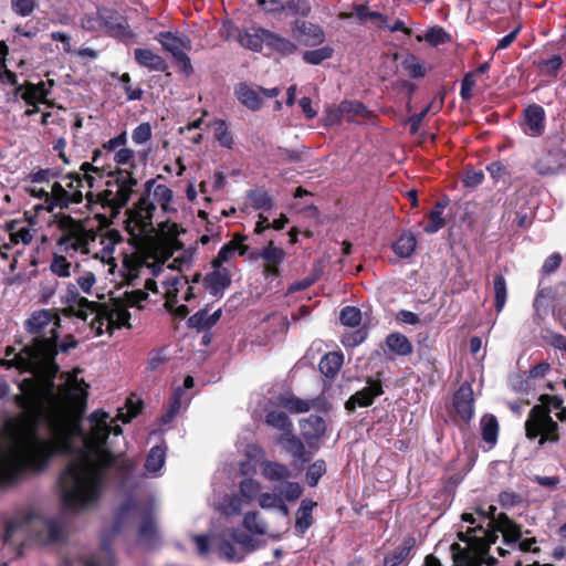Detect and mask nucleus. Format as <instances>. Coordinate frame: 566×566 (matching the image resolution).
I'll list each match as a JSON object with an SVG mask.
<instances>
[{
  "mask_svg": "<svg viewBox=\"0 0 566 566\" xmlns=\"http://www.w3.org/2000/svg\"><path fill=\"white\" fill-rule=\"evenodd\" d=\"M24 327L32 335V339L13 359L3 360L0 364L6 369L15 368L20 373L33 375L18 384L21 394L13 397V402L23 411V421L30 423L27 437L20 442L30 446L34 441L33 437H39L36 433L39 418L54 398V379L60 370L55 358L61 319L53 310L42 308L31 314Z\"/></svg>",
  "mask_w": 566,
  "mask_h": 566,
  "instance_id": "obj_1",
  "label": "nucleus"
},
{
  "mask_svg": "<svg viewBox=\"0 0 566 566\" xmlns=\"http://www.w3.org/2000/svg\"><path fill=\"white\" fill-rule=\"evenodd\" d=\"M111 429L92 426L84 438V447L59 476L63 506L67 511H80L98 502L105 483V470L116 464V455L107 448Z\"/></svg>",
  "mask_w": 566,
  "mask_h": 566,
  "instance_id": "obj_2",
  "label": "nucleus"
},
{
  "mask_svg": "<svg viewBox=\"0 0 566 566\" xmlns=\"http://www.w3.org/2000/svg\"><path fill=\"white\" fill-rule=\"evenodd\" d=\"M72 437L73 432L65 429L54 440L34 436V441L30 446L20 442L21 460L10 457L0 458V486L17 482L27 469L43 471L53 455L72 454L74 452Z\"/></svg>",
  "mask_w": 566,
  "mask_h": 566,
  "instance_id": "obj_3",
  "label": "nucleus"
},
{
  "mask_svg": "<svg viewBox=\"0 0 566 566\" xmlns=\"http://www.w3.org/2000/svg\"><path fill=\"white\" fill-rule=\"evenodd\" d=\"M81 174H96L101 178L104 176L109 177L106 181V189L94 195L88 191L85 195L87 202L99 203L103 208H109L112 217L115 218L119 211L127 206L137 186V178L134 177L133 171L115 167L112 169L109 163L95 165L93 161H84L80 166Z\"/></svg>",
  "mask_w": 566,
  "mask_h": 566,
  "instance_id": "obj_4",
  "label": "nucleus"
},
{
  "mask_svg": "<svg viewBox=\"0 0 566 566\" xmlns=\"http://www.w3.org/2000/svg\"><path fill=\"white\" fill-rule=\"evenodd\" d=\"M538 401L539 403L530 410L524 428L526 438L528 440L538 438V446L543 447L546 442L559 441V426L551 413L553 409H562L564 400L560 396L542 394Z\"/></svg>",
  "mask_w": 566,
  "mask_h": 566,
  "instance_id": "obj_5",
  "label": "nucleus"
},
{
  "mask_svg": "<svg viewBox=\"0 0 566 566\" xmlns=\"http://www.w3.org/2000/svg\"><path fill=\"white\" fill-rule=\"evenodd\" d=\"M164 178L163 175H158L156 178L147 180L138 200L125 212V230L135 239L154 231L153 217L157 207L150 197L156 187V180Z\"/></svg>",
  "mask_w": 566,
  "mask_h": 566,
  "instance_id": "obj_6",
  "label": "nucleus"
},
{
  "mask_svg": "<svg viewBox=\"0 0 566 566\" xmlns=\"http://www.w3.org/2000/svg\"><path fill=\"white\" fill-rule=\"evenodd\" d=\"M155 40L166 52L171 54L175 65L182 74L189 76L193 73L190 57L187 54L192 49L191 39L188 35L161 31L155 36Z\"/></svg>",
  "mask_w": 566,
  "mask_h": 566,
  "instance_id": "obj_7",
  "label": "nucleus"
},
{
  "mask_svg": "<svg viewBox=\"0 0 566 566\" xmlns=\"http://www.w3.org/2000/svg\"><path fill=\"white\" fill-rule=\"evenodd\" d=\"M97 19L102 23V31L114 39L124 43L134 40L135 33L132 31L127 18L120 12L108 7L97 8Z\"/></svg>",
  "mask_w": 566,
  "mask_h": 566,
  "instance_id": "obj_8",
  "label": "nucleus"
},
{
  "mask_svg": "<svg viewBox=\"0 0 566 566\" xmlns=\"http://www.w3.org/2000/svg\"><path fill=\"white\" fill-rule=\"evenodd\" d=\"M34 522H40L46 530L48 539L50 542L60 541L63 536V528L59 522L41 516L35 512H28L23 516L17 520H11L7 523L4 530V542H8L9 538L17 532L19 528H28Z\"/></svg>",
  "mask_w": 566,
  "mask_h": 566,
  "instance_id": "obj_9",
  "label": "nucleus"
},
{
  "mask_svg": "<svg viewBox=\"0 0 566 566\" xmlns=\"http://www.w3.org/2000/svg\"><path fill=\"white\" fill-rule=\"evenodd\" d=\"M452 420L457 424H469L474 417V395L472 385L464 381L452 397Z\"/></svg>",
  "mask_w": 566,
  "mask_h": 566,
  "instance_id": "obj_10",
  "label": "nucleus"
},
{
  "mask_svg": "<svg viewBox=\"0 0 566 566\" xmlns=\"http://www.w3.org/2000/svg\"><path fill=\"white\" fill-rule=\"evenodd\" d=\"M366 382V387L353 394L345 401L344 406L348 412H354L357 407H370L374 403L375 399L385 392L382 381L380 378L374 379L371 377H368Z\"/></svg>",
  "mask_w": 566,
  "mask_h": 566,
  "instance_id": "obj_11",
  "label": "nucleus"
},
{
  "mask_svg": "<svg viewBox=\"0 0 566 566\" xmlns=\"http://www.w3.org/2000/svg\"><path fill=\"white\" fill-rule=\"evenodd\" d=\"M566 168V150L562 147H552L534 163V169L541 176L557 175Z\"/></svg>",
  "mask_w": 566,
  "mask_h": 566,
  "instance_id": "obj_12",
  "label": "nucleus"
},
{
  "mask_svg": "<svg viewBox=\"0 0 566 566\" xmlns=\"http://www.w3.org/2000/svg\"><path fill=\"white\" fill-rule=\"evenodd\" d=\"M256 3L265 12L273 14L285 12L306 18L311 13V6L306 0H256Z\"/></svg>",
  "mask_w": 566,
  "mask_h": 566,
  "instance_id": "obj_13",
  "label": "nucleus"
},
{
  "mask_svg": "<svg viewBox=\"0 0 566 566\" xmlns=\"http://www.w3.org/2000/svg\"><path fill=\"white\" fill-rule=\"evenodd\" d=\"M101 311L102 317H106V321L108 323L107 325V332L111 334L114 329H120L123 327H130L129 319H130V313L127 310V305L124 303L120 298L113 300V305L109 306L107 304L105 305H98Z\"/></svg>",
  "mask_w": 566,
  "mask_h": 566,
  "instance_id": "obj_14",
  "label": "nucleus"
},
{
  "mask_svg": "<svg viewBox=\"0 0 566 566\" xmlns=\"http://www.w3.org/2000/svg\"><path fill=\"white\" fill-rule=\"evenodd\" d=\"M453 565L452 566H496L499 560L489 553L485 555L480 553H471L469 548H462L459 543L450 546Z\"/></svg>",
  "mask_w": 566,
  "mask_h": 566,
  "instance_id": "obj_15",
  "label": "nucleus"
},
{
  "mask_svg": "<svg viewBox=\"0 0 566 566\" xmlns=\"http://www.w3.org/2000/svg\"><path fill=\"white\" fill-rule=\"evenodd\" d=\"M84 197L82 190H66L65 187L55 181L50 191V211L54 208L67 209L72 203H81Z\"/></svg>",
  "mask_w": 566,
  "mask_h": 566,
  "instance_id": "obj_16",
  "label": "nucleus"
},
{
  "mask_svg": "<svg viewBox=\"0 0 566 566\" xmlns=\"http://www.w3.org/2000/svg\"><path fill=\"white\" fill-rule=\"evenodd\" d=\"M524 133L532 137L543 135L545 130V111L538 104H531L523 111Z\"/></svg>",
  "mask_w": 566,
  "mask_h": 566,
  "instance_id": "obj_17",
  "label": "nucleus"
},
{
  "mask_svg": "<svg viewBox=\"0 0 566 566\" xmlns=\"http://www.w3.org/2000/svg\"><path fill=\"white\" fill-rule=\"evenodd\" d=\"M59 227L62 230V235L59 238L56 244L61 251L69 253L71 251L72 241L81 234L85 227L81 220H75L71 216L63 217Z\"/></svg>",
  "mask_w": 566,
  "mask_h": 566,
  "instance_id": "obj_18",
  "label": "nucleus"
},
{
  "mask_svg": "<svg viewBox=\"0 0 566 566\" xmlns=\"http://www.w3.org/2000/svg\"><path fill=\"white\" fill-rule=\"evenodd\" d=\"M231 273L229 270L209 272L203 279V285L209 293L216 297H222L226 289L231 285Z\"/></svg>",
  "mask_w": 566,
  "mask_h": 566,
  "instance_id": "obj_19",
  "label": "nucleus"
},
{
  "mask_svg": "<svg viewBox=\"0 0 566 566\" xmlns=\"http://www.w3.org/2000/svg\"><path fill=\"white\" fill-rule=\"evenodd\" d=\"M134 60L139 66L148 69L149 71L166 72L168 70L166 60L150 49H135Z\"/></svg>",
  "mask_w": 566,
  "mask_h": 566,
  "instance_id": "obj_20",
  "label": "nucleus"
},
{
  "mask_svg": "<svg viewBox=\"0 0 566 566\" xmlns=\"http://www.w3.org/2000/svg\"><path fill=\"white\" fill-rule=\"evenodd\" d=\"M300 428L303 438L307 443L316 441L322 438L326 432V422L323 417L311 415L306 419L300 421Z\"/></svg>",
  "mask_w": 566,
  "mask_h": 566,
  "instance_id": "obj_21",
  "label": "nucleus"
},
{
  "mask_svg": "<svg viewBox=\"0 0 566 566\" xmlns=\"http://www.w3.org/2000/svg\"><path fill=\"white\" fill-rule=\"evenodd\" d=\"M25 92L22 94V99L27 105L33 104H46L53 106V103L49 101L50 90L46 87V83L41 81L39 83L24 82Z\"/></svg>",
  "mask_w": 566,
  "mask_h": 566,
  "instance_id": "obj_22",
  "label": "nucleus"
},
{
  "mask_svg": "<svg viewBox=\"0 0 566 566\" xmlns=\"http://www.w3.org/2000/svg\"><path fill=\"white\" fill-rule=\"evenodd\" d=\"M234 95L242 105L253 112L262 108L263 102L259 88L254 90L247 83H240L234 88Z\"/></svg>",
  "mask_w": 566,
  "mask_h": 566,
  "instance_id": "obj_23",
  "label": "nucleus"
},
{
  "mask_svg": "<svg viewBox=\"0 0 566 566\" xmlns=\"http://www.w3.org/2000/svg\"><path fill=\"white\" fill-rule=\"evenodd\" d=\"M415 545V537L407 536L398 548L385 555L384 566H400L406 563L410 558Z\"/></svg>",
  "mask_w": 566,
  "mask_h": 566,
  "instance_id": "obj_24",
  "label": "nucleus"
},
{
  "mask_svg": "<svg viewBox=\"0 0 566 566\" xmlns=\"http://www.w3.org/2000/svg\"><path fill=\"white\" fill-rule=\"evenodd\" d=\"M265 34V45L281 54L282 56H287L294 54L297 51V45L292 42L290 39L284 38L275 32L268 30L264 32Z\"/></svg>",
  "mask_w": 566,
  "mask_h": 566,
  "instance_id": "obj_25",
  "label": "nucleus"
},
{
  "mask_svg": "<svg viewBox=\"0 0 566 566\" xmlns=\"http://www.w3.org/2000/svg\"><path fill=\"white\" fill-rule=\"evenodd\" d=\"M277 403L291 413H304L311 410L314 400L302 399L292 392H284L279 395Z\"/></svg>",
  "mask_w": 566,
  "mask_h": 566,
  "instance_id": "obj_26",
  "label": "nucleus"
},
{
  "mask_svg": "<svg viewBox=\"0 0 566 566\" xmlns=\"http://www.w3.org/2000/svg\"><path fill=\"white\" fill-rule=\"evenodd\" d=\"M261 472L266 480L272 482L287 481L292 475L287 465L270 460L261 461Z\"/></svg>",
  "mask_w": 566,
  "mask_h": 566,
  "instance_id": "obj_27",
  "label": "nucleus"
},
{
  "mask_svg": "<svg viewBox=\"0 0 566 566\" xmlns=\"http://www.w3.org/2000/svg\"><path fill=\"white\" fill-rule=\"evenodd\" d=\"M385 343L389 352L398 356H409L413 352L412 343L399 332L388 334Z\"/></svg>",
  "mask_w": 566,
  "mask_h": 566,
  "instance_id": "obj_28",
  "label": "nucleus"
},
{
  "mask_svg": "<svg viewBox=\"0 0 566 566\" xmlns=\"http://www.w3.org/2000/svg\"><path fill=\"white\" fill-rule=\"evenodd\" d=\"M448 205L449 199L447 197L434 203L432 210L428 213V223L423 229L426 233H437L446 226V220L443 219L442 214Z\"/></svg>",
  "mask_w": 566,
  "mask_h": 566,
  "instance_id": "obj_29",
  "label": "nucleus"
},
{
  "mask_svg": "<svg viewBox=\"0 0 566 566\" xmlns=\"http://www.w3.org/2000/svg\"><path fill=\"white\" fill-rule=\"evenodd\" d=\"M343 113L348 123L355 122L356 118L370 119L375 114L360 101L344 99L342 101Z\"/></svg>",
  "mask_w": 566,
  "mask_h": 566,
  "instance_id": "obj_30",
  "label": "nucleus"
},
{
  "mask_svg": "<svg viewBox=\"0 0 566 566\" xmlns=\"http://www.w3.org/2000/svg\"><path fill=\"white\" fill-rule=\"evenodd\" d=\"M344 363L340 352H328L319 360V371L327 378H335Z\"/></svg>",
  "mask_w": 566,
  "mask_h": 566,
  "instance_id": "obj_31",
  "label": "nucleus"
},
{
  "mask_svg": "<svg viewBox=\"0 0 566 566\" xmlns=\"http://www.w3.org/2000/svg\"><path fill=\"white\" fill-rule=\"evenodd\" d=\"M292 30L295 35L307 36L310 40H312L313 44H319L325 39L323 29L318 24L308 21L295 20Z\"/></svg>",
  "mask_w": 566,
  "mask_h": 566,
  "instance_id": "obj_32",
  "label": "nucleus"
},
{
  "mask_svg": "<svg viewBox=\"0 0 566 566\" xmlns=\"http://www.w3.org/2000/svg\"><path fill=\"white\" fill-rule=\"evenodd\" d=\"M499 532L500 531L494 526H489V523L485 527L482 525V530L478 533V538L474 539L473 552L483 555L489 553L491 546L495 544L499 538Z\"/></svg>",
  "mask_w": 566,
  "mask_h": 566,
  "instance_id": "obj_33",
  "label": "nucleus"
},
{
  "mask_svg": "<svg viewBox=\"0 0 566 566\" xmlns=\"http://www.w3.org/2000/svg\"><path fill=\"white\" fill-rule=\"evenodd\" d=\"M139 541L148 547H153L157 544L159 534L155 518L147 514L143 517L138 528Z\"/></svg>",
  "mask_w": 566,
  "mask_h": 566,
  "instance_id": "obj_34",
  "label": "nucleus"
},
{
  "mask_svg": "<svg viewBox=\"0 0 566 566\" xmlns=\"http://www.w3.org/2000/svg\"><path fill=\"white\" fill-rule=\"evenodd\" d=\"M264 32H268V29L261 27L253 28V32L245 31L240 34L239 42L242 46L249 50L261 52L263 44H265Z\"/></svg>",
  "mask_w": 566,
  "mask_h": 566,
  "instance_id": "obj_35",
  "label": "nucleus"
},
{
  "mask_svg": "<svg viewBox=\"0 0 566 566\" xmlns=\"http://www.w3.org/2000/svg\"><path fill=\"white\" fill-rule=\"evenodd\" d=\"M499 421L494 415H484L481 419V436L482 440L486 442L490 448H493L497 442L499 437Z\"/></svg>",
  "mask_w": 566,
  "mask_h": 566,
  "instance_id": "obj_36",
  "label": "nucleus"
},
{
  "mask_svg": "<svg viewBox=\"0 0 566 566\" xmlns=\"http://www.w3.org/2000/svg\"><path fill=\"white\" fill-rule=\"evenodd\" d=\"M314 505V502L303 500L296 512L295 531L301 535H303L314 522L312 516Z\"/></svg>",
  "mask_w": 566,
  "mask_h": 566,
  "instance_id": "obj_37",
  "label": "nucleus"
},
{
  "mask_svg": "<svg viewBox=\"0 0 566 566\" xmlns=\"http://www.w3.org/2000/svg\"><path fill=\"white\" fill-rule=\"evenodd\" d=\"M417 245L416 237L412 232H402L392 243L394 252L400 258H409L413 254Z\"/></svg>",
  "mask_w": 566,
  "mask_h": 566,
  "instance_id": "obj_38",
  "label": "nucleus"
},
{
  "mask_svg": "<svg viewBox=\"0 0 566 566\" xmlns=\"http://www.w3.org/2000/svg\"><path fill=\"white\" fill-rule=\"evenodd\" d=\"M214 132V138L219 143V145L227 149H233L234 138L233 134L230 132L228 124L224 119L214 118L211 123Z\"/></svg>",
  "mask_w": 566,
  "mask_h": 566,
  "instance_id": "obj_39",
  "label": "nucleus"
},
{
  "mask_svg": "<svg viewBox=\"0 0 566 566\" xmlns=\"http://www.w3.org/2000/svg\"><path fill=\"white\" fill-rule=\"evenodd\" d=\"M401 67L411 78H422L427 75L429 70L426 64L422 63L420 59L412 53H408L406 55L401 62Z\"/></svg>",
  "mask_w": 566,
  "mask_h": 566,
  "instance_id": "obj_40",
  "label": "nucleus"
},
{
  "mask_svg": "<svg viewBox=\"0 0 566 566\" xmlns=\"http://www.w3.org/2000/svg\"><path fill=\"white\" fill-rule=\"evenodd\" d=\"M416 39L418 42L426 41L431 46H438L450 42L451 35L442 27L434 25L429 28L423 35H417Z\"/></svg>",
  "mask_w": 566,
  "mask_h": 566,
  "instance_id": "obj_41",
  "label": "nucleus"
},
{
  "mask_svg": "<svg viewBox=\"0 0 566 566\" xmlns=\"http://www.w3.org/2000/svg\"><path fill=\"white\" fill-rule=\"evenodd\" d=\"M265 423L274 429L282 431H293V423L289 416L282 410H270L265 415Z\"/></svg>",
  "mask_w": 566,
  "mask_h": 566,
  "instance_id": "obj_42",
  "label": "nucleus"
},
{
  "mask_svg": "<svg viewBox=\"0 0 566 566\" xmlns=\"http://www.w3.org/2000/svg\"><path fill=\"white\" fill-rule=\"evenodd\" d=\"M493 292H494V307L500 313L507 300V285L506 280L501 273H496L493 276Z\"/></svg>",
  "mask_w": 566,
  "mask_h": 566,
  "instance_id": "obj_43",
  "label": "nucleus"
},
{
  "mask_svg": "<svg viewBox=\"0 0 566 566\" xmlns=\"http://www.w3.org/2000/svg\"><path fill=\"white\" fill-rule=\"evenodd\" d=\"M166 460V447L155 446L153 447L146 458L145 468L148 472H157L165 464Z\"/></svg>",
  "mask_w": 566,
  "mask_h": 566,
  "instance_id": "obj_44",
  "label": "nucleus"
},
{
  "mask_svg": "<svg viewBox=\"0 0 566 566\" xmlns=\"http://www.w3.org/2000/svg\"><path fill=\"white\" fill-rule=\"evenodd\" d=\"M151 196L154 197L153 201L155 203L157 202L165 213L176 211L174 208L170 207L172 199H174V193H172V190L170 188H168L167 186L157 185L154 188Z\"/></svg>",
  "mask_w": 566,
  "mask_h": 566,
  "instance_id": "obj_45",
  "label": "nucleus"
},
{
  "mask_svg": "<svg viewBox=\"0 0 566 566\" xmlns=\"http://www.w3.org/2000/svg\"><path fill=\"white\" fill-rule=\"evenodd\" d=\"M247 197L250 200V205L254 210H271L274 207L273 199L268 195L265 190H250Z\"/></svg>",
  "mask_w": 566,
  "mask_h": 566,
  "instance_id": "obj_46",
  "label": "nucleus"
},
{
  "mask_svg": "<svg viewBox=\"0 0 566 566\" xmlns=\"http://www.w3.org/2000/svg\"><path fill=\"white\" fill-rule=\"evenodd\" d=\"M97 235L98 233L96 230L84 228L81 234L72 241L71 251L87 253L90 243L94 242Z\"/></svg>",
  "mask_w": 566,
  "mask_h": 566,
  "instance_id": "obj_47",
  "label": "nucleus"
},
{
  "mask_svg": "<svg viewBox=\"0 0 566 566\" xmlns=\"http://www.w3.org/2000/svg\"><path fill=\"white\" fill-rule=\"evenodd\" d=\"M334 49L326 45L315 50H308L303 53V61L311 65H319L325 60L333 56Z\"/></svg>",
  "mask_w": 566,
  "mask_h": 566,
  "instance_id": "obj_48",
  "label": "nucleus"
},
{
  "mask_svg": "<svg viewBox=\"0 0 566 566\" xmlns=\"http://www.w3.org/2000/svg\"><path fill=\"white\" fill-rule=\"evenodd\" d=\"M293 431H287L284 433H281L277 442L293 457H295L296 453H302L304 450V443L301 441L300 438L294 436L292 433Z\"/></svg>",
  "mask_w": 566,
  "mask_h": 566,
  "instance_id": "obj_49",
  "label": "nucleus"
},
{
  "mask_svg": "<svg viewBox=\"0 0 566 566\" xmlns=\"http://www.w3.org/2000/svg\"><path fill=\"white\" fill-rule=\"evenodd\" d=\"M260 256L264 263L281 264L285 258V252L282 248L274 247L273 241H270L260 252Z\"/></svg>",
  "mask_w": 566,
  "mask_h": 566,
  "instance_id": "obj_50",
  "label": "nucleus"
},
{
  "mask_svg": "<svg viewBox=\"0 0 566 566\" xmlns=\"http://www.w3.org/2000/svg\"><path fill=\"white\" fill-rule=\"evenodd\" d=\"M344 117L342 102L338 105L327 106L323 115L325 127H333L342 124Z\"/></svg>",
  "mask_w": 566,
  "mask_h": 566,
  "instance_id": "obj_51",
  "label": "nucleus"
},
{
  "mask_svg": "<svg viewBox=\"0 0 566 566\" xmlns=\"http://www.w3.org/2000/svg\"><path fill=\"white\" fill-rule=\"evenodd\" d=\"M184 392L185 391L182 387H178L177 389L174 390L169 400V408L161 418L164 423H167L170 420H172L179 412L181 408V397L184 396Z\"/></svg>",
  "mask_w": 566,
  "mask_h": 566,
  "instance_id": "obj_52",
  "label": "nucleus"
},
{
  "mask_svg": "<svg viewBox=\"0 0 566 566\" xmlns=\"http://www.w3.org/2000/svg\"><path fill=\"white\" fill-rule=\"evenodd\" d=\"M326 473V463L323 459L316 460L306 471V482L310 486H316L321 478Z\"/></svg>",
  "mask_w": 566,
  "mask_h": 566,
  "instance_id": "obj_53",
  "label": "nucleus"
},
{
  "mask_svg": "<svg viewBox=\"0 0 566 566\" xmlns=\"http://www.w3.org/2000/svg\"><path fill=\"white\" fill-rule=\"evenodd\" d=\"M243 526L252 534L264 535L266 533L265 524L259 520L258 512H248L243 518Z\"/></svg>",
  "mask_w": 566,
  "mask_h": 566,
  "instance_id": "obj_54",
  "label": "nucleus"
},
{
  "mask_svg": "<svg viewBox=\"0 0 566 566\" xmlns=\"http://www.w3.org/2000/svg\"><path fill=\"white\" fill-rule=\"evenodd\" d=\"M339 321L343 325L356 327L361 322V312L355 306H345L339 314Z\"/></svg>",
  "mask_w": 566,
  "mask_h": 566,
  "instance_id": "obj_55",
  "label": "nucleus"
},
{
  "mask_svg": "<svg viewBox=\"0 0 566 566\" xmlns=\"http://www.w3.org/2000/svg\"><path fill=\"white\" fill-rule=\"evenodd\" d=\"M563 64L562 56L555 54L551 59L541 60L537 65L545 75L556 77Z\"/></svg>",
  "mask_w": 566,
  "mask_h": 566,
  "instance_id": "obj_56",
  "label": "nucleus"
},
{
  "mask_svg": "<svg viewBox=\"0 0 566 566\" xmlns=\"http://www.w3.org/2000/svg\"><path fill=\"white\" fill-rule=\"evenodd\" d=\"M209 322H210L209 321V312H208V308L206 307V308L199 310L197 313L191 315L187 321V325L189 328H195L198 332H200L203 329L211 328V325Z\"/></svg>",
  "mask_w": 566,
  "mask_h": 566,
  "instance_id": "obj_57",
  "label": "nucleus"
},
{
  "mask_svg": "<svg viewBox=\"0 0 566 566\" xmlns=\"http://www.w3.org/2000/svg\"><path fill=\"white\" fill-rule=\"evenodd\" d=\"M137 504L133 497L126 499L117 509L115 514L114 527L116 531H119L124 524L125 517L134 510H136Z\"/></svg>",
  "mask_w": 566,
  "mask_h": 566,
  "instance_id": "obj_58",
  "label": "nucleus"
},
{
  "mask_svg": "<svg viewBox=\"0 0 566 566\" xmlns=\"http://www.w3.org/2000/svg\"><path fill=\"white\" fill-rule=\"evenodd\" d=\"M70 268L71 263L64 255L56 253L53 255L52 262L50 264V270L52 273L60 277H67L71 275Z\"/></svg>",
  "mask_w": 566,
  "mask_h": 566,
  "instance_id": "obj_59",
  "label": "nucleus"
},
{
  "mask_svg": "<svg viewBox=\"0 0 566 566\" xmlns=\"http://www.w3.org/2000/svg\"><path fill=\"white\" fill-rule=\"evenodd\" d=\"M119 81L123 83V90L126 94L127 101H140L144 96V91L140 87H133L130 84V75L128 73H123L119 77Z\"/></svg>",
  "mask_w": 566,
  "mask_h": 566,
  "instance_id": "obj_60",
  "label": "nucleus"
},
{
  "mask_svg": "<svg viewBox=\"0 0 566 566\" xmlns=\"http://www.w3.org/2000/svg\"><path fill=\"white\" fill-rule=\"evenodd\" d=\"M474 72H468L464 74L461 81L460 96L463 101L470 102L473 97V87L476 84Z\"/></svg>",
  "mask_w": 566,
  "mask_h": 566,
  "instance_id": "obj_61",
  "label": "nucleus"
},
{
  "mask_svg": "<svg viewBox=\"0 0 566 566\" xmlns=\"http://www.w3.org/2000/svg\"><path fill=\"white\" fill-rule=\"evenodd\" d=\"M36 8L35 0H11L12 11L20 17L31 15Z\"/></svg>",
  "mask_w": 566,
  "mask_h": 566,
  "instance_id": "obj_62",
  "label": "nucleus"
},
{
  "mask_svg": "<svg viewBox=\"0 0 566 566\" xmlns=\"http://www.w3.org/2000/svg\"><path fill=\"white\" fill-rule=\"evenodd\" d=\"M501 533L503 536L504 544H516L523 535L522 525L516 522H513L509 527L502 530Z\"/></svg>",
  "mask_w": 566,
  "mask_h": 566,
  "instance_id": "obj_63",
  "label": "nucleus"
},
{
  "mask_svg": "<svg viewBox=\"0 0 566 566\" xmlns=\"http://www.w3.org/2000/svg\"><path fill=\"white\" fill-rule=\"evenodd\" d=\"M231 537L237 544L241 545L247 551L255 549V543L253 537L250 534H248L244 530L240 527L233 528Z\"/></svg>",
  "mask_w": 566,
  "mask_h": 566,
  "instance_id": "obj_64",
  "label": "nucleus"
}]
</instances>
